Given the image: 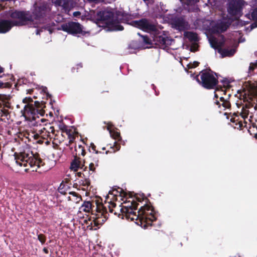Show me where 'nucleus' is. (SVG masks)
Masks as SVG:
<instances>
[{
    "instance_id": "nucleus-31",
    "label": "nucleus",
    "mask_w": 257,
    "mask_h": 257,
    "mask_svg": "<svg viewBox=\"0 0 257 257\" xmlns=\"http://www.w3.org/2000/svg\"><path fill=\"white\" fill-rule=\"evenodd\" d=\"M143 40L145 43L146 44H150L151 40L147 37L144 36L143 37Z\"/></svg>"
},
{
    "instance_id": "nucleus-7",
    "label": "nucleus",
    "mask_w": 257,
    "mask_h": 257,
    "mask_svg": "<svg viewBox=\"0 0 257 257\" xmlns=\"http://www.w3.org/2000/svg\"><path fill=\"white\" fill-rule=\"evenodd\" d=\"M247 4L243 0H232L229 3L228 12L235 18L240 16L241 10Z\"/></svg>"
},
{
    "instance_id": "nucleus-38",
    "label": "nucleus",
    "mask_w": 257,
    "mask_h": 257,
    "mask_svg": "<svg viewBox=\"0 0 257 257\" xmlns=\"http://www.w3.org/2000/svg\"><path fill=\"white\" fill-rule=\"evenodd\" d=\"M3 72V69L0 66V73Z\"/></svg>"
},
{
    "instance_id": "nucleus-34",
    "label": "nucleus",
    "mask_w": 257,
    "mask_h": 257,
    "mask_svg": "<svg viewBox=\"0 0 257 257\" xmlns=\"http://www.w3.org/2000/svg\"><path fill=\"white\" fill-rule=\"evenodd\" d=\"M114 147L116 148V150L117 151H118L120 149V146L117 145V144L116 143H115Z\"/></svg>"
},
{
    "instance_id": "nucleus-1",
    "label": "nucleus",
    "mask_w": 257,
    "mask_h": 257,
    "mask_svg": "<svg viewBox=\"0 0 257 257\" xmlns=\"http://www.w3.org/2000/svg\"><path fill=\"white\" fill-rule=\"evenodd\" d=\"M50 11L49 6L46 4L38 5L35 4L32 14L29 12L14 11L10 13L14 21L3 20L0 22V33L8 32L13 26L29 25L36 27L43 22V18Z\"/></svg>"
},
{
    "instance_id": "nucleus-43",
    "label": "nucleus",
    "mask_w": 257,
    "mask_h": 257,
    "mask_svg": "<svg viewBox=\"0 0 257 257\" xmlns=\"http://www.w3.org/2000/svg\"><path fill=\"white\" fill-rule=\"evenodd\" d=\"M83 152H84V151L82 150V155H84V153H83Z\"/></svg>"
},
{
    "instance_id": "nucleus-44",
    "label": "nucleus",
    "mask_w": 257,
    "mask_h": 257,
    "mask_svg": "<svg viewBox=\"0 0 257 257\" xmlns=\"http://www.w3.org/2000/svg\"><path fill=\"white\" fill-rule=\"evenodd\" d=\"M44 250L46 252H47V250H46V249H44Z\"/></svg>"
},
{
    "instance_id": "nucleus-30",
    "label": "nucleus",
    "mask_w": 257,
    "mask_h": 257,
    "mask_svg": "<svg viewBox=\"0 0 257 257\" xmlns=\"http://www.w3.org/2000/svg\"><path fill=\"white\" fill-rule=\"evenodd\" d=\"M2 112L3 113V114H2V116H7L9 113L8 110L5 108L2 109Z\"/></svg>"
},
{
    "instance_id": "nucleus-40",
    "label": "nucleus",
    "mask_w": 257,
    "mask_h": 257,
    "mask_svg": "<svg viewBox=\"0 0 257 257\" xmlns=\"http://www.w3.org/2000/svg\"><path fill=\"white\" fill-rule=\"evenodd\" d=\"M61 186V185H60V186L59 187V191H60V192L61 193H63V192L61 191V189H60Z\"/></svg>"
},
{
    "instance_id": "nucleus-27",
    "label": "nucleus",
    "mask_w": 257,
    "mask_h": 257,
    "mask_svg": "<svg viewBox=\"0 0 257 257\" xmlns=\"http://www.w3.org/2000/svg\"><path fill=\"white\" fill-rule=\"evenodd\" d=\"M123 27L121 25L117 24L115 26V28L113 29L116 31H121L123 30Z\"/></svg>"
},
{
    "instance_id": "nucleus-45",
    "label": "nucleus",
    "mask_w": 257,
    "mask_h": 257,
    "mask_svg": "<svg viewBox=\"0 0 257 257\" xmlns=\"http://www.w3.org/2000/svg\"><path fill=\"white\" fill-rule=\"evenodd\" d=\"M25 100H26V99H24V100H23V102H24V103L25 102Z\"/></svg>"
},
{
    "instance_id": "nucleus-11",
    "label": "nucleus",
    "mask_w": 257,
    "mask_h": 257,
    "mask_svg": "<svg viewBox=\"0 0 257 257\" xmlns=\"http://www.w3.org/2000/svg\"><path fill=\"white\" fill-rule=\"evenodd\" d=\"M52 2L62 13L68 14L72 7L71 0H52Z\"/></svg>"
},
{
    "instance_id": "nucleus-32",
    "label": "nucleus",
    "mask_w": 257,
    "mask_h": 257,
    "mask_svg": "<svg viewBox=\"0 0 257 257\" xmlns=\"http://www.w3.org/2000/svg\"><path fill=\"white\" fill-rule=\"evenodd\" d=\"M256 66L255 64H250L249 67V73H250L251 71H252L254 67Z\"/></svg>"
},
{
    "instance_id": "nucleus-6",
    "label": "nucleus",
    "mask_w": 257,
    "mask_h": 257,
    "mask_svg": "<svg viewBox=\"0 0 257 257\" xmlns=\"http://www.w3.org/2000/svg\"><path fill=\"white\" fill-rule=\"evenodd\" d=\"M196 80L204 87L213 88L218 82L216 74L211 71H202L196 77Z\"/></svg>"
},
{
    "instance_id": "nucleus-26",
    "label": "nucleus",
    "mask_w": 257,
    "mask_h": 257,
    "mask_svg": "<svg viewBox=\"0 0 257 257\" xmlns=\"http://www.w3.org/2000/svg\"><path fill=\"white\" fill-rule=\"evenodd\" d=\"M199 64V62L197 61H194L193 63H189L187 64V67L189 69L193 68L196 67Z\"/></svg>"
},
{
    "instance_id": "nucleus-41",
    "label": "nucleus",
    "mask_w": 257,
    "mask_h": 257,
    "mask_svg": "<svg viewBox=\"0 0 257 257\" xmlns=\"http://www.w3.org/2000/svg\"><path fill=\"white\" fill-rule=\"evenodd\" d=\"M36 34H37V35H38V34H39V31L37 30V33H36Z\"/></svg>"
},
{
    "instance_id": "nucleus-2",
    "label": "nucleus",
    "mask_w": 257,
    "mask_h": 257,
    "mask_svg": "<svg viewBox=\"0 0 257 257\" xmlns=\"http://www.w3.org/2000/svg\"><path fill=\"white\" fill-rule=\"evenodd\" d=\"M137 208V205L133 201L127 205H122L120 211L121 212V218L124 217L127 220L131 221L138 220L139 219L141 224L143 222H146L147 224H151V222L156 220V217L153 208L149 205H146L142 206L138 211V214L135 211ZM120 214L118 216L119 217Z\"/></svg>"
},
{
    "instance_id": "nucleus-28",
    "label": "nucleus",
    "mask_w": 257,
    "mask_h": 257,
    "mask_svg": "<svg viewBox=\"0 0 257 257\" xmlns=\"http://www.w3.org/2000/svg\"><path fill=\"white\" fill-rule=\"evenodd\" d=\"M38 239L42 243H44L45 241L44 237L41 234L38 235Z\"/></svg>"
},
{
    "instance_id": "nucleus-37",
    "label": "nucleus",
    "mask_w": 257,
    "mask_h": 257,
    "mask_svg": "<svg viewBox=\"0 0 257 257\" xmlns=\"http://www.w3.org/2000/svg\"><path fill=\"white\" fill-rule=\"evenodd\" d=\"M4 83L1 81H0V88L2 87Z\"/></svg>"
},
{
    "instance_id": "nucleus-12",
    "label": "nucleus",
    "mask_w": 257,
    "mask_h": 257,
    "mask_svg": "<svg viewBox=\"0 0 257 257\" xmlns=\"http://www.w3.org/2000/svg\"><path fill=\"white\" fill-rule=\"evenodd\" d=\"M107 213L98 212L95 217L93 218V220L91 222L92 227L96 226L99 228L107 219Z\"/></svg>"
},
{
    "instance_id": "nucleus-21",
    "label": "nucleus",
    "mask_w": 257,
    "mask_h": 257,
    "mask_svg": "<svg viewBox=\"0 0 257 257\" xmlns=\"http://www.w3.org/2000/svg\"><path fill=\"white\" fill-rule=\"evenodd\" d=\"M252 3V5H253V6H257V2L255 3V4H253V2ZM246 15L249 18H251L252 20L255 21V23L257 25V7L254 9V10L251 12V14H247Z\"/></svg>"
},
{
    "instance_id": "nucleus-20",
    "label": "nucleus",
    "mask_w": 257,
    "mask_h": 257,
    "mask_svg": "<svg viewBox=\"0 0 257 257\" xmlns=\"http://www.w3.org/2000/svg\"><path fill=\"white\" fill-rule=\"evenodd\" d=\"M107 130L109 131L110 136L115 140H119L120 138L119 133L115 131L113 129H111L110 125H108L107 127Z\"/></svg>"
},
{
    "instance_id": "nucleus-29",
    "label": "nucleus",
    "mask_w": 257,
    "mask_h": 257,
    "mask_svg": "<svg viewBox=\"0 0 257 257\" xmlns=\"http://www.w3.org/2000/svg\"><path fill=\"white\" fill-rule=\"evenodd\" d=\"M186 1L187 5H189L197 3L199 1V0H186Z\"/></svg>"
},
{
    "instance_id": "nucleus-25",
    "label": "nucleus",
    "mask_w": 257,
    "mask_h": 257,
    "mask_svg": "<svg viewBox=\"0 0 257 257\" xmlns=\"http://www.w3.org/2000/svg\"><path fill=\"white\" fill-rule=\"evenodd\" d=\"M97 166H98V161H95V162L91 163L89 166L90 171L94 172Z\"/></svg>"
},
{
    "instance_id": "nucleus-24",
    "label": "nucleus",
    "mask_w": 257,
    "mask_h": 257,
    "mask_svg": "<svg viewBox=\"0 0 257 257\" xmlns=\"http://www.w3.org/2000/svg\"><path fill=\"white\" fill-rule=\"evenodd\" d=\"M185 36L187 38H188L191 41H197V39H198L197 35L194 33L187 32V33H186Z\"/></svg>"
},
{
    "instance_id": "nucleus-39",
    "label": "nucleus",
    "mask_w": 257,
    "mask_h": 257,
    "mask_svg": "<svg viewBox=\"0 0 257 257\" xmlns=\"http://www.w3.org/2000/svg\"><path fill=\"white\" fill-rule=\"evenodd\" d=\"M47 90V88L45 87V88H43V91L44 92H46V90Z\"/></svg>"
},
{
    "instance_id": "nucleus-16",
    "label": "nucleus",
    "mask_w": 257,
    "mask_h": 257,
    "mask_svg": "<svg viewBox=\"0 0 257 257\" xmlns=\"http://www.w3.org/2000/svg\"><path fill=\"white\" fill-rule=\"evenodd\" d=\"M11 97L10 95L5 94H0V101L3 103L4 106L6 108H10L11 107L10 100Z\"/></svg>"
},
{
    "instance_id": "nucleus-46",
    "label": "nucleus",
    "mask_w": 257,
    "mask_h": 257,
    "mask_svg": "<svg viewBox=\"0 0 257 257\" xmlns=\"http://www.w3.org/2000/svg\"><path fill=\"white\" fill-rule=\"evenodd\" d=\"M180 2H182V0H180Z\"/></svg>"
},
{
    "instance_id": "nucleus-23",
    "label": "nucleus",
    "mask_w": 257,
    "mask_h": 257,
    "mask_svg": "<svg viewBox=\"0 0 257 257\" xmlns=\"http://www.w3.org/2000/svg\"><path fill=\"white\" fill-rule=\"evenodd\" d=\"M217 25V28L218 29V31L221 32L225 31L228 27V25L227 23L224 22L218 23Z\"/></svg>"
},
{
    "instance_id": "nucleus-42",
    "label": "nucleus",
    "mask_w": 257,
    "mask_h": 257,
    "mask_svg": "<svg viewBox=\"0 0 257 257\" xmlns=\"http://www.w3.org/2000/svg\"><path fill=\"white\" fill-rule=\"evenodd\" d=\"M86 185L88 186V184H89V182H88V181H86Z\"/></svg>"
},
{
    "instance_id": "nucleus-8",
    "label": "nucleus",
    "mask_w": 257,
    "mask_h": 257,
    "mask_svg": "<svg viewBox=\"0 0 257 257\" xmlns=\"http://www.w3.org/2000/svg\"><path fill=\"white\" fill-rule=\"evenodd\" d=\"M58 29L72 35L82 34L83 32V27L79 23L73 22L62 25Z\"/></svg>"
},
{
    "instance_id": "nucleus-15",
    "label": "nucleus",
    "mask_w": 257,
    "mask_h": 257,
    "mask_svg": "<svg viewBox=\"0 0 257 257\" xmlns=\"http://www.w3.org/2000/svg\"><path fill=\"white\" fill-rule=\"evenodd\" d=\"M84 166V161L80 158L75 157L71 163L70 169L71 171L76 172L79 169L85 170L83 169Z\"/></svg>"
},
{
    "instance_id": "nucleus-22",
    "label": "nucleus",
    "mask_w": 257,
    "mask_h": 257,
    "mask_svg": "<svg viewBox=\"0 0 257 257\" xmlns=\"http://www.w3.org/2000/svg\"><path fill=\"white\" fill-rule=\"evenodd\" d=\"M97 18L99 21H105L106 20V17L108 16L109 14L106 12H98L97 13Z\"/></svg>"
},
{
    "instance_id": "nucleus-13",
    "label": "nucleus",
    "mask_w": 257,
    "mask_h": 257,
    "mask_svg": "<svg viewBox=\"0 0 257 257\" xmlns=\"http://www.w3.org/2000/svg\"><path fill=\"white\" fill-rule=\"evenodd\" d=\"M118 193V191L116 190H113L112 191H109L108 194L106 197V199L108 201V202L109 203V205L108 206L109 208V211L111 213L113 212V207H114L115 206V204L113 202L114 199L117 200V197H121V195H119V196H118L117 193Z\"/></svg>"
},
{
    "instance_id": "nucleus-33",
    "label": "nucleus",
    "mask_w": 257,
    "mask_h": 257,
    "mask_svg": "<svg viewBox=\"0 0 257 257\" xmlns=\"http://www.w3.org/2000/svg\"><path fill=\"white\" fill-rule=\"evenodd\" d=\"M80 12H75L73 13V16L74 17H78L80 15Z\"/></svg>"
},
{
    "instance_id": "nucleus-17",
    "label": "nucleus",
    "mask_w": 257,
    "mask_h": 257,
    "mask_svg": "<svg viewBox=\"0 0 257 257\" xmlns=\"http://www.w3.org/2000/svg\"><path fill=\"white\" fill-rule=\"evenodd\" d=\"M69 196L67 197V199L76 203H79L81 200V197L75 192H70Z\"/></svg>"
},
{
    "instance_id": "nucleus-9",
    "label": "nucleus",
    "mask_w": 257,
    "mask_h": 257,
    "mask_svg": "<svg viewBox=\"0 0 257 257\" xmlns=\"http://www.w3.org/2000/svg\"><path fill=\"white\" fill-rule=\"evenodd\" d=\"M211 46L214 49H218V52L221 55L222 57H230L232 56L235 52L234 49H222L219 48L222 45V43L215 37H211L209 39Z\"/></svg>"
},
{
    "instance_id": "nucleus-19",
    "label": "nucleus",
    "mask_w": 257,
    "mask_h": 257,
    "mask_svg": "<svg viewBox=\"0 0 257 257\" xmlns=\"http://www.w3.org/2000/svg\"><path fill=\"white\" fill-rule=\"evenodd\" d=\"M248 88V91L252 94L257 93V82H249L246 85Z\"/></svg>"
},
{
    "instance_id": "nucleus-10",
    "label": "nucleus",
    "mask_w": 257,
    "mask_h": 257,
    "mask_svg": "<svg viewBox=\"0 0 257 257\" xmlns=\"http://www.w3.org/2000/svg\"><path fill=\"white\" fill-rule=\"evenodd\" d=\"M214 93V96L215 97H219L220 101H217L216 102L217 105H219V107H220L221 105L225 109L228 108L230 107V104L227 100V99L230 95L228 94V95H226L225 89L222 88H217L215 89Z\"/></svg>"
},
{
    "instance_id": "nucleus-35",
    "label": "nucleus",
    "mask_w": 257,
    "mask_h": 257,
    "mask_svg": "<svg viewBox=\"0 0 257 257\" xmlns=\"http://www.w3.org/2000/svg\"><path fill=\"white\" fill-rule=\"evenodd\" d=\"M197 50V46L195 45L191 47V51H195Z\"/></svg>"
},
{
    "instance_id": "nucleus-5",
    "label": "nucleus",
    "mask_w": 257,
    "mask_h": 257,
    "mask_svg": "<svg viewBox=\"0 0 257 257\" xmlns=\"http://www.w3.org/2000/svg\"><path fill=\"white\" fill-rule=\"evenodd\" d=\"M22 113L26 119L31 122V124L34 126H41L42 123L46 121L44 118H40L39 115L42 116L44 112L43 111L36 109L32 104L25 105Z\"/></svg>"
},
{
    "instance_id": "nucleus-36",
    "label": "nucleus",
    "mask_w": 257,
    "mask_h": 257,
    "mask_svg": "<svg viewBox=\"0 0 257 257\" xmlns=\"http://www.w3.org/2000/svg\"><path fill=\"white\" fill-rule=\"evenodd\" d=\"M77 174L78 176L81 177L82 173L80 172H77Z\"/></svg>"
},
{
    "instance_id": "nucleus-14",
    "label": "nucleus",
    "mask_w": 257,
    "mask_h": 257,
    "mask_svg": "<svg viewBox=\"0 0 257 257\" xmlns=\"http://www.w3.org/2000/svg\"><path fill=\"white\" fill-rule=\"evenodd\" d=\"M50 131L46 130L45 127H43L40 129H36V133L34 135L33 137L35 139L37 140L39 138L43 139H46L47 138L51 137V132H53L54 128L53 127H50Z\"/></svg>"
},
{
    "instance_id": "nucleus-4",
    "label": "nucleus",
    "mask_w": 257,
    "mask_h": 257,
    "mask_svg": "<svg viewBox=\"0 0 257 257\" xmlns=\"http://www.w3.org/2000/svg\"><path fill=\"white\" fill-rule=\"evenodd\" d=\"M14 160L16 169L21 172H27L30 168L32 171H37L38 169L43 165L42 161L30 152L15 153Z\"/></svg>"
},
{
    "instance_id": "nucleus-18",
    "label": "nucleus",
    "mask_w": 257,
    "mask_h": 257,
    "mask_svg": "<svg viewBox=\"0 0 257 257\" xmlns=\"http://www.w3.org/2000/svg\"><path fill=\"white\" fill-rule=\"evenodd\" d=\"M92 205L90 201H85L79 208L80 212H89L91 209Z\"/></svg>"
},
{
    "instance_id": "nucleus-3",
    "label": "nucleus",
    "mask_w": 257,
    "mask_h": 257,
    "mask_svg": "<svg viewBox=\"0 0 257 257\" xmlns=\"http://www.w3.org/2000/svg\"><path fill=\"white\" fill-rule=\"evenodd\" d=\"M132 25L142 30L151 33L155 44L164 49L171 45L173 40L164 32L159 30L155 25L146 19H142L132 22Z\"/></svg>"
}]
</instances>
